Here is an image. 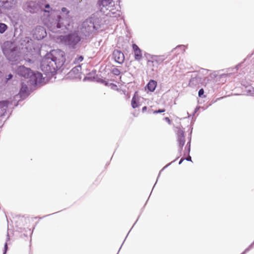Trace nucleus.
Wrapping results in <instances>:
<instances>
[{
  "instance_id": "f257e3e1",
  "label": "nucleus",
  "mask_w": 254,
  "mask_h": 254,
  "mask_svg": "<svg viewBox=\"0 0 254 254\" xmlns=\"http://www.w3.org/2000/svg\"><path fill=\"white\" fill-rule=\"evenodd\" d=\"M69 11L66 7L61 9V14L55 11L47 21H44L48 28L53 33H65L70 29Z\"/></svg>"
},
{
  "instance_id": "f03ea898",
  "label": "nucleus",
  "mask_w": 254,
  "mask_h": 254,
  "mask_svg": "<svg viewBox=\"0 0 254 254\" xmlns=\"http://www.w3.org/2000/svg\"><path fill=\"white\" fill-rule=\"evenodd\" d=\"M64 53L60 50H54L47 53L41 62V69L47 75H54L65 62Z\"/></svg>"
},
{
  "instance_id": "7ed1b4c3",
  "label": "nucleus",
  "mask_w": 254,
  "mask_h": 254,
  "mask_svg": "<svg viewBox=\"0 0 254 254\" xmlns=\"http://www.w3.org/2000/svg\"><path fill=\"white\" fill-rule=\"evenodd\" d=\"M19 75L27 79L26 82L32 85H36L42 82L43 76L39 72H33L30 68L24 65L18 66L15 70Z\"/></svg>"
},
{
  "instance_id": "20e7f679",
  "label": "nucleus",
  "mask_w": 254,
  "mask_h": 254,
  "mask_svg": "<svg viewBox=\"0 0 254 254\" xmlns=\"http://www.w3.org/2000/svg\"><path fill=\"white\" fill-rule=\"evenodd\" d=\"M95 19L89 18L86 19L82 24L80 28V33L82 36L90 38L92 33L100 27V25L95 23Z\"/></svg>"
},
{
  "instance_id": "39448f33",
  "label": "nucleus",
  "mask_w": 254,
  "mask_h": 254,
  "mask_svg": "<svg viewBox=\"0 0 254 254\" xmlns=\"http://www.w3.org/2000/svg\"><path fill=\"white\" fill-rule=\"evenodd\" d=\"M81 37L77 32H73L61 36V40L62 43L71 49L76 48V45L81 41Z\"/></svg>"
},
{
  "instance_id": "423d86ee",
  "label": "nucleus",
  "mask_w": 254,
  "mask_h": 254,
  "mask_svg": "<svg viewBox=\"0 0 254 254\" xmlns=\"http://www.w3.org/2000/svg\"><path fill=\"white\" fill-rule=\"evenodd\" d=\"M36 1L38 12L41 11L47 13L49 17L52 16L53 12H55V10L46 0H38Z\"/></svg>"
},
{
  "instance_id": "0eeeda50",
  "label": "nucleus",
  "mask_w": 254,
  "mask_h": 254,
  "mask_svg": "<svg viewBox=\"0 0 254 254\" xmlns=\"http://www.w3.org/2000/svg\"><path fill=\"white\" fill-rule=\"evenodd\" d=\"M22 8L24 10L32 13L38 12L36 1L28 0L23 4Z\"/></svg>"
},
{
  "instance_id": "6e6552de",
  "label": "nucleus",
  "mask_w": 254,
  "mask_h": 254,
  "mask_svg": "<svg viewBox=\"0 0 254 254\" xmlns=\"http://www.w3.org/2000/svg\"><path fill=\"white\" fill-rule=\"evenodd\" d=\"M120 6L117 4H114V5H112V7L108 9L107 12H105L103 13L109 17H118L121 14V11L119 9Z\"/></svg>"
},
{
  "instance_id": "1a4fd4ad",
  "label": "nucleus",
  "mask_w": 254,
  "mask_h": 254,
  "mask_svg": "<svg viewBox=\"0 0 254 254\" xmlns=\"http://www.w3.org/2000/svg\"><path fill=\"white\" fill-rule=\"evenodd\" d=\"M47 35L45 28L41 26H38L33 31V37L38 40L43 39Z\"/></svg>"
},
{
  "instance_id": "9d476101",
  "label": "nucleus",
  "mask_w": 254,
  "mask_h": 254,
  "mask_svg": "<svg viewBox=\"0 0 254 254\" xmlns=\"http://www.w3.org/2000/svg\"><path fill=\"white\" fill-rule=\"evenodd\" d=\"M6 52L8 54V59L10 61L17 62L20 60L19 53L17 47H13L9 49V50L4 52V53Z\"/></svg>"
},
{
  "instance_id": "9b49d317",
  "label": "nucleus",
  "mask_w": 254,
  "mask_h": 254,
  "mask_svg": "<svg viewBox=\"0 0 254 254\" xmlns=\"http://www.w3.org/2000/svg\"><path fill=\"white\" fill-rule=\"evenodd\" d=\"M100 10L103 13L107 12L108 9L114 5L115 1L113 0H99L98 2Z\"/></svg>"
},
{
  "instance_id": "f8f14e48",
  "label": "nucleus",
  "mask_w": 254,
  "mask_h": 254,
  "mask_svg": "<svg viewBox=\"0 0 254 254\" xmlns=\"http://www.w3.org/2000/svg\"><path fill=\"white\" fill-rule=\"evenodd\" d=\"M165 60L164 55L155 56L152 55L150 59L148 60V63H151L153 66H156L161 64Z\"/></svg>"
},
{
  "instance_id": "ddd939ff",
  "label": "nucleus",
  "mask_w": 254,
  "mask_h": 254,
  "mask_svg": "<svg viewBox=\"0 0 254 254\" xmlns=\"http://www.w3.org/2000/svg\"><path fill=\"white\" fill-rule=\"evenodd\" d=\"M26 83L23 81L21 83V87L19 91V95L21 99H25L29 95V92L28 90V85H30L28 84L26 81Z\"/></svg>"
},
{
  "instance_id": "4468645a",
  "label": "nucleus",
  "mask_w": 254,
  "mask_h": 254,
  "mask_svg": "<svg viewBox=\"0 0 254 254\" xmlns=\"http://www.w3.org/2000/svg\"><path fill=\"white\" fill-rule=\"evenodd\" d=\"M202 82V78L201 75L198 74H195L192 75L191 78L190 80L189 86L191 87H195Z\"/></svg>"
},
{
  "instance_id": "2eb2a0df",
  "label": "nucleus",
  "mask_w": 254,
  "mask_h": 254,
  "mask_svg": "<svg viewBox=\"0 0 254 254\" xmlns=\"http://www.w3.org/2000/svg\"><path fill=\"white\" fill-rule=\"evenodd\" d=\"M113 56L116 62L121 64L124 62L125 56L121 51L118 50H114Z\"/></svg>"
},
{
  "instance_id": "dca6fc26",
  "label": "nucleus",
  "mask_w": 254,
  "mask_h": 254,
  "mask_svg": "<svg viewBox=\"0 0 254 254\" xmlns=\"http://www.w3.org/2000/svg\"><path fill=\"white\" fill-rule=\"evenodd\" d=\"M132 46L135 60L140 61L142 58V51L135 44H133Z\"/></svg>"
},
{
  "instance_id": "f3484780",
  "label": "nucleus",
  "mask_w": 254,
  "mask_h": 254,
  "mask_svg": "<svg viewBox=\"0 0 254 254\" xmlns=\"http://www.w3.org/2000/svg\"><path fill=\"white\" fill-rule=\"evenodd\" d=\"M1 6L6 9H10L16 4V0H0Z\"/></svg>"
},
{
  "instance_id": "a211bd4d",
  "label": "nucleus",
  "mask_w": 254,
  "mask_h": 254,
  "mask_svg": "<svg viewBox=\"0 0 254 254\" xmlns=\"http://www.w3.org/2000/svg\"><path fill=\"white\" fill-rule=\"evenodd\" d=\"M33 44V40L29 37H25L21 40V44L28 49Z\"/></svg>"
},
{
  "instance_id": "6ab92c4d",
  "label": "nucleus",
  "mask_w": 254,
  "mask_h": 254,
  "mask_svg": "<svg viewBox=\"0 0 254 254\" xmlns=\"http://www.w3.org/2000/svg\"><path fill=\"white\" fill-rule=\"evenodd\" d=\"M81 70V66L80 64L76 65L75 66L73 67L72 69L70 71L69 73L70 75H74L75 77H76Z\"/></svg>"
},
{
  "instance_id": "aec40b11",
  "label": "nucleus",
  "mask_w": 254,
  "mask_h": 254,
  "mask_svg": "<svg viewBox=\"0 0 254 254\" xmlns=\"http://www.w3.org/2000/svg\"><path fill=\"white\" fill-rule=\"evenodd\" d=\"M157 86V82L154 80H150L147 84V88L148 90L151 92L155 90Z\"/></svg>"
},
{
  "instance_id": "412c9836",
  "label": "nucleus",
  "mask_w": 254,
  "mask_h": 254,
  "mask_svg": "<svg viewBox=\"0 0 254 254\" xmlns=\"http://www.w3.org/2000/svg\"><path fill=\"white\" fill-rule=\"evenodd\" d=\"M190 139L189 141L188 142L187 146L185 148V154H188V156L185 159L188 161H191V158L190 156L189 155L190 152Z\"/></svg>"
},
{
  "instance_id": "4be33fe9",
  "label": "nucleus",
  "mask_w": 254,
  "mask_h": 254,
  "mask_svg": "<svg viewBox=\"0 0 254 254\" xmlns=\"http://www.w3.org/2000/svg\"><path fill=\"white\" fill-rule=\"evenodd\" d=\"M177 141L179 145V151L181 152L185 143V137H178Z\"/></svg>"
},
{
  "instance_id": "5701e85b",
  "label": "nucleus",
  "mask_w": 254,
  "mask_h": 254,
  "mask_svg": "<svg viewBox=\"0 0 254 254\" xmlns=\"http://www.w3.org/2000/svg\"><path fill=\"white\" fill-rule=\"evenodd\" d=\"M84 60V57L82 55H77L74 58L73 64H74L79 65L80 63Z\"/></svg>"
},
{
  "instance_id": "b1692460",
  "label": "nucleus",
  "mask_w": 254,
  "mask_h": 254,
  "mask_svg": "<svg viewBox=\"0 0 254 254\" xmlns=\"http://www.w3.org/2000/svg\"><path fill=\"white\" fill-rule=\"evenodd\" d=\"M135 94L136 93H135L134 96H133L131 102V107L133 109L136 108L138 106V97L136 96Z\"/></svg>"
},
{
  "instance_id": "393cba45",
  "label": "nucleus",
  "mask_w": 254,
  "mask_h": 254,
  "mask_svg": "<svg viewBox=\"0 0 254 254\" xmlns=\"http://www.w3.org/2000/svg\"><path fill=\"white\" fill-rule=\"evenodd\" d=\"M98 81L104 84L106 86H111L112 88H113L114 87H117V85L115 84L114 83H109L108 81L107 80H105V79H99L98 80Z\"/></svg>"
},
{
  "instance_id": "a878e982",
  "label": "nucleus",
  "mask_w": 254,
  "mask_h": 254,
  "mask_svg": "<svg viewBox=\"0 0 254 254\" xmlns=\"http://www.w3.org/2000/svg\"><path fill=\"white\" fill-rule=\"evenodd\" d=\"M9 102L7 100H2L0 101V108L2 109L3 110H6L8 107Z\"/></svg>"
},
{
  "instance_id": "bb28decb",
  "label": "nucleus",
  "mask_w": 254,
  "mask_h": 254,
  "mask_svg": "<svg viewBox=\"0 0 254 254\" xmlns=\"http://www.w3.org/2000/svg\"><path fill=\"white\" fill-rule=\"evenodd\" d=\"M8 26L3 23L0 22V33L3 34L7 29Z\"/></svg>"
},
{
  "instance_id": "cd10ccee",
  "label": "nucleus",
  "mask_w": 254,
  "mask_h": 254,
  "mask_svg": "<svg viewBox=\"0 0 254 254\" xmlns=\"http://www.w3.org/2000/svg\"><path fill=\"white\" fill-rule=\"evenodd\" d=\"M9 239H10L8 233H7V238H6V242H5V243L4 244V250H3V254H6V253L7 252V249H8L7 243V242L9 240Z\"/></svg>"
},
{
  "instance_id": "c85d7f7f",
  "label": "nucleus",
  "mask_w": 254,
  "mask_h": 254,
  "mask_svg": "<svg viewBox=\"0 0 254 254\" xmlns=\"http://www.w3.org/2000/svg\"><path fill=\"white\" fill-rule=\"evenodd\" d=\"M254 245V242L251 245H250L249 246V247L247 248L241 254H245L246 253L249 252L250 250H251L253 248Z\"/></svg>"
},
{
  "instance_id": "c756f323",
  "label": "nucleus",
  "mask_w": 254,
  "mask_h": 254,
  "mask_svg": "<svg viewBox=\"0 0 254 254\" xmlns=\"http://www.w3.org/2000/svg\"><path fill=\"white\" fill-rule=\"evenodd\" d=\"M177 135H178V138L181 137H185L184 131L183 130H182V129H179L178 131Z\"/></svg>"
},
{
  "instance_id": "7c9ffc66",
  "label": "nucleus",
  "mask_w": 254,
  "mask_h": 254,
  "mask_svg": "<svg viewBox=\"0 0 254 254\" xmlns=\"http://www.w3.org/2000/svg\"><path fill=\"white\" fill-rule=\"evenodd\" d=\"M112 73L116 75H118L120 74L121 72L119 69L115 68L113 69Z\"/></svg>"
},
{
  "instance_id": "2f4dec72",
  "label": "nucleus",
  "mask_w": 254,
  "mask_h": 254,
  "mask_svg": "<svg viewBox=\"0 0 254 254\" xmlns=\"http://www.w3.org/2000/svg\"><path fill=\"white\" fill-rule=\"evenodd\" d=\"M204 94V90L203 88H201L198 91V95L199 97H202V96Z\"/></svg>"
},
{
  "instance_id": "473e14b6",
  "label": "nucleus",
  "mask_w": 254,
  "mask_h": 254,
  "mask_svg": "<svg viewBox=\"0 0 254 254\" xmlns=\"http://www.w3.org/2000/svg\"><path fill=\"white\" fill-rule=\"evenodd\" d=\"M165 111V109H159L158 110H155L153 112V114L162 113Z\"/></svg>"
},
{
  "instance_id": "72a5a7b5",
  "label": "nucleus",
  "mask_w": 254,
  "mask_h": 254,
  "mask_svg": "<svg viewBox=\"0 0 254 254\" xmlns=\"http://www.w3.org/2000/svg\"><path fill=\"white\" fill-rule=\"evenodd\" d=\"M13 77V75L11 73H9L8 75H7V77H6V81H8L10 79H12V78Z\"/></svg>"
},
{
  "instance_id": "f704fd0d",
  "label": "nucleus",
  "mask_w": 254,
  "mask_h": 254,
  "mask_svg": "<svg viewBox=\"0 0 254 254\" xmlns=\"http://www.w3.org/2000/svg\"><path fill=\"white\" fill-rule=\"evenodd\" d=\"M171 164V163H170L169 164H168L167 165H166L159 172V175H158V178L160 176V174L161 173V171H163L164 169H165V168H166L167 167H168L170 164Z\"/></svg>"
},
{
  "instance_id": "c9c22d12",
  "label": "nucleus",
  "mask_w": 254,
  "mask_h": 254,
  "mask_svg": "<svg viewBox=\"0 0 254 254\" xmlns=\"http://www.w3.org/2000/svg\"><path fill=\"white\" fill-rule=\"evenodd\" d=\"M164 120H165L167 122H168L169 124H170V123H171V120H170V119H169L168 117H166V118H165Z\"/></svg>"
},
{
  "instance_id": "e433bc0d",
  "label": "nucleus",
  "mask_w": 254,
  "mask_h": 254,
  "mask_svg": "<svg viewBox=\"0 0 254 254\" xmlns=\"http://www.w3.org/2000/svg\"><path fill=\"white\" fill-rule=\"evenodd\" d=\"M199 108H200V107H197L195 109V110H194V113H193V114L196 113L198 111V110H199Z\"/></svg>"
},
{
  "instance_id": "4c0bfd02",
  "label": "nucleus",
  "mask_w": 254,
  "mask_h": 254,
  "mask_svg": "<svg viewBox=\"0 0 254 254\" xmlns=\"http://www.w3.org/2000/svg\"><path fill=\"white\" fill-rule=\"evenodd\" d=\"M146 110H147V107L144 106V107H143L142 108V112L143 113V112H144Z\"/></svg>"
},
{
  "instance_id": "58836bf2",
  "label": "nucleus",
  "mask_w": 254,
  "mask_h": 254,
  "mask_svg": "<svg viewBox=\"0 0 254 254\" xmlns=\"http://www.w3.org/2000/svg\"><path fill=\"white\" fill-rule=\"evenodd\" d=\"M185 160L184 158H181V160H180L179 162V164H182V163L183 162V161Z\"/></svg>"
},
{
  "instance_id": "ea45409f",
  "label": "nucleus",
  "mask_w": 254,
  "mask_h": 254,
  "mask_svg": "<svg viewBox=\"0 0 254 254\" xmlns=\"http://www.w3.org/2000/svg\"><path fill=\"white\" fill-rule=\"evenodd\" d=\"M228 74L229 75V74H230V73L223 74H222L221 76L222 77H223V76H227V75H228Z\"/></svg>"
},
{
  "instance_id": "a19ab883",
  "label": "nucleus",
  "mask_w": 254,
  "mask_h": 254,
  "mask_svg": "<svg viewBox=\"0 0 254 254\" xmlns=\"http://www.w3.org/2000/svg\"><path fill=\"white\" fill-rule=\"evenodd\" d=\"M27 61L29 63L33 62V61L31 59H28Z\"/></svg>"
},
{
  "instance_id": "79ce46f5",
  "label": "nucleus",
  "mask_w": 254,
  "mask_h": 254,
  "mask_svg": "<svg viewBox=\"0 0 254 254\" xmlns=\"http://www.w3.org/2000/svg\"><path fill=\"white\" fill-rule=\"evenodd\" d=\"M157 181H156V182L155 183V184H154V185L153 186V187H155V186L156 184H157Z\"/></svg>"
},
{
  "instance_id": "37998d69",
  "label": "nucleus",
  "mask_w": 254,
  "mask_h": 254,
  "mask_svg": "<svg viewBox=\"0 0 254 254\" xmlns=\"http://www.w3.org/2000/svg\"><path fill=\"white\" fill-rule=\"evenodd\" d=\"M157 181H156V182L155 183V184H154V185L153 186V187H155V186L156 184H157Z\"/></svg>"
},
{
  "instance_id": "c03bdc74",
  "label": "nucleus",
  "mask_w": 254,
  "mask_h": 254,
  "mask_svg": "<svg viewBox=\"0 0 254 254\" xmlns=\"http://www.w3.org/2000/svg\"><path fill=\"white\" fill-rule=\"evenodd\" d=\"M157 181H156V182L155 183V184H154V185L153 186V187H155V186L156 184H157Z\"/></svg>"
},
{
  "instance_id": "a18cd8bd",
  "label": "nucleus",
  "mask_w": 254,
  "mask_h": 254,
  "mask_svg": "<svg viewBox=\"0 0 254 254\" xmlns=\"http://www.w3.org/2000/svg\"><path fill=\"white\" fill-rule=\"evenodd\" d=\"M157 181H156V182L155 183V184H154V185L153 186V187H155V186L156 184H157Z\"/></svg>"
},
{
  "instance_id": "49530a36",
  "label": "nucleus",
  "mask_w": 254,
  "mask_h": 254,
  "mask_svg": "<svg viewBox=\"0 0 254 254\" xmlns=\"http://www.w3.org/2000/svg\"><path fill=\"white\" fill-rule=\"evenodd\" d=\"M157 181H156V182L155 183V184H154V185L153 186V187H155V186L156 184H157Z\"/></svg>"
},
{
  "instance_id": "de8ad7c7",
  "label": "nucleus",
  "mask_w": 254,
  "mask_h": 254,
  "mask_svg": "<svg viewBox=\"0 0 254 254\" xmlns=\"http://www.w3.org/2000/svg\"><path fill=\"white\" fill-rule=\"evenodd\" d=\"M157 181H156V182L155 183V184H154V185L153 186V187H155V186L156 184H157Z\"/></svg>"
},
{
  "instance_id": "09e8293b",
  "label": "nucleus",
  "mask_w": 254,
  "mask_h": 254,
  "mask_svg": "<svg viewBox=\"0 0 254 254\" xmlns=\"http://www.w3.org/2000/svg\"><path fill=\"white\" fill-rule=\"evenodd\" d=\"M184 47L183 45H181V46H179V47Z\"/></svg>"
},
{
  "instance_id": "8fccbe9b",
  "label": "nucleus",
  "mask_w": 254,
  "mask_h": 254,
  "mask_svg": "<svg viewBox=\"0 0 254 254\" xmlns=\"http://www.w3.org/2000/svg\"><path fill=\"white\" fill-rule=\"evenodd\" d=\"M236 70H238V66H236Z\"/></svg>"
},
{
  "instance_id": "3c124183",
  "label": "nucleus",
  "mask_w": 254,
  "mask_h": 254,
  "mask_svg": "<svg viewBox=\"0 0 254 254\" xmlns=\"http://www.w3.org/2000/svg\"><path fill=\"white\" fill-rule=\"evenodd\" d=\"M175 160H173V161H171V163H173V162H175Z\"/></svg>"
},
{
  "instance_id": "603ef678",
  "label": "nucleus",
  "mask_w": 254,
  "mask_h": 254,
  "mask_svg": "<svg viewBox=\"0 0 254 254\" xmlns=\"http://www.w3.org/2000/svg\"><path fill=\"white\" fill-rule=\"evenodd\" d=\"M175 160H173V161H171V163H173V162H175Z\"/></svg>"
},
{
  "instance_id": "864d4df0",
  "label": "nucleus",
  "mask_w": 254,
  "mask_h": 254,
  "mask_svg": "<svg viewBox=\"0 0 254 254\" xmlns=\"http://www.w3.org/2000/svg\"><path fill=\"white\" fill-rule=\"evenodd\" d=\"M175 160H173V161H171V163H173V162H175Z\"/></svg>"
},
{
  "instance_id": "5fc2aeb1",
  "label": "nucleus",
  "mask_w": 254,
  "mask_h": 254,
  "mask_svg": "<svg viewBox=\"0 0 254 254\" xmlns=\"http://www.w3.org/2000/svg\"><path fill=\"white\" fill-rule=\"evenodd\" d=\"M254 246V245H253V246Z\"/></svg>"
}]
</instances>
